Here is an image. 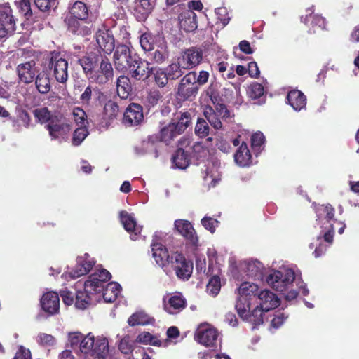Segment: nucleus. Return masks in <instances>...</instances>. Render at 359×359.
Returning <instances> with one entry per match:
<instances>
[{
  "mask_svg": "<svg viewBox=\"0 0 359 359\" xmlns=\"http://www.w3.org/2000/svg\"><path fill=\"white\" fill-rule=\"evenodd\" d=\"M110 278V273L104 269H97L92 273L84 283V290L76 292V307L84 309L88 305L95 304L100 299L101 292L106 302H114L120 294L121 287L118 283L111 282L104 288L106 282Z\"/></svg>",
  "mask_w": 359,
  "mask_h": 359,
  "instance_id": "nucleus-1",
  "label": "nucleus"
},
{
  "mask_svg": "<svg viewBox=\"0 0 359 359\" xmlns=\"http://www.w3.org/2000/svg\"><path fill=\"white\" fill-rule=\"evenodd\" d=\"M266 282L274 290L282 293L287 301L295 299L299 292L304 296L309 294L304 283L295 280L294 269L289 265L269 269Z\"/></svg>",
  "mask_w": 359,
  "mask_h": 359,
  "instance_id": "nucleus-2",
  "label": "nucleus"
},
{
  "mask_svg": "<svg viewBox=\"0 0 359 359\" xmlns=\"http://www.w3.org/2000/svg\"><path fill=\"white\" fill-rule=\"evenodd\" d=\"M70 347L79 359H105L109 352L108 339L103 336L94 337L91 333L71 332L68 335Z\"/></svg>",
  "mask_w": 359,
  "mask_h": 359,
  "instance_id": "nucleus-3",
  "label": "nucleus"
},
{
  "mask_svg": "<svg viewBox=\"0 0 359 359\" xmlns=\"http://www.w3.org/2000/svg\"><path fill=\"white\" fill-rule=\"evenodd\" d=\"M79 62L90 83L105 85L114 78L112 65L107 57H102L99 61L95 56H85Z\"/></svg>",
  "mask_w": 359,
  "mask_h": 359,
  "instance_id": "nucleus-4",
  "label": "nucleus"
},
{
  "mask_svg": "<svg viewBox=\"0 0 359 359\" xmlns=\"http://www.w3.org/2000/svg\"><path fill=\"white\" fill-rule=\"evenodd\" d=\"M334 216V210L330 205H322L316 208V221L322 228V232L318 236L319 245L316 248L313 252L316 257H319L323 255L333 241L334 229L331 221Z\"/></svg>",
  "mask_w": 359,
  "mask_h": 359,
  "instance_id": "nucleus-5",
  "label": "nucleus"
},
{
  "mask_svg": "<svg viewBox=\"0 0 359 359\" xmlns=\"http://www.w3.org/2000/svg\"><path fill=\"white\" fill-rule=\"evenodd\" d=\"M170 238L169 235L163 232H157L154 236L151 248L153 258L158 266H163L171 259L165 247Z\"/></svg>",
  "mask_w": 359,
  "mask_h": 359,
  "instance_id": "nucleus-6",
  "label": "nucleus"
},
{
  "mask_svg": "<svg viewBox=\"0 0 359 359\" xmlns=\"http://www.w3.org/2000/svg\"><path fill=\"white\" fill-rule=\"evenodd\" d=\"M235 307L239 316L243 320L252 323L254 327L263 323L261 309L257 306L250 311V300L248 299L238 296Z\"/></svg>",
  "mask_w": 359,
  "mask_h": 359,
  "instance_id": "nucleus-7",
  "label": "nucleus"
},
{
  "mask_svg": "<svg viewBox=\"0 0 359 359\" xmlns=\"http://www.w3.org/2000/svg\"><path fill=\"white\" fill-rule=\"evenodd\" d=\"M194 338L206 347H217L220 344L219 332L209 324H201L196 330Z\"/></svg>",
  "mask_w": 359,
  "mask_h": 359,
  "instance_id": "nucleus-8",
  "label": "nucleus"
},
{
  "mask_svg": "<svg viewBox=\"0 0 359 359\" xmlns=\"http://www.w3.org/2000/svg\"><path fill=\"white\" fill-rule=\"evenodd\" d=\"M46 128L48 131L51 140H57L60 143L68 139L69 134L72 130L71 125L57 116L53 117L52 121L46 124Z\"/></svg>",
  "mask_w": 359,
  "mask_h": 359,
  "instance_id": "nucleus-9",
  "label": "nucleus"
},
{
  "mask_svg": "<svg viewBox=\"0 0 359 359\" xmlns=\"http://www.w3.org/2000/svg\"><path fill=\"white\" fill-rule=\"evenodd\" d=\"M95 260L88 253L79 256L75 267L70 271L64 273L62 278L66 280H73L87 274L95 265Z\"/></svg>",
  "mask_w": 359,
  "mask_h": 359,
  "instance_id": "nucleus-10",
  "label": "nucleus"
},
{
  "mask_svg": "<svg viewBox=\"0 0 359 359\" xmlns=\"http://www.w3.org/2000/svg\"><path fill=\"white\" fill-rule=\"evenodd\" d=\"M48 69L53 72L57 82L65 83L68 78V62L60 53H52L49 59Z\"/></svg>",
  "mask_w": 359,
  "mask_h": 359,
  "instance_id": "nucleus-11",
  "label": "nucleus"
},
{
  "mask_svg": "<svg viewBox=\"0 0 359 359\" xmlns=\"http://www.w3.org/2000/svg\"><path fill=\"white\" fill-rule=\"evenodd\" d=\"M15 22L8 4L0 5V39L15 31Z\"/></svg>",
  "mask_w": 359,
  "mask_h": 359,
  "instance_id": "nucleus-12",
  "label": "nucleus"
},
{
  "mask_svg": "<svg viewBox=\"0 0 359 359\" xmlns=\"http://www.w3.org/2000/svg\"><path fill=\"white\" fill-rule=\"evenodd\" d=\"M136 55H132L130 48L126 45H118L114 53V62L115 68L119 72L128 70V66Z\"/></svg>",
  "mask_w": 359,
  "mask_h": 359,
  "instance_id": "nucleus-13",
  "label": "nucleus"
},
{
  "mask_svg": "<svg viewBox=\"0 0 359 359\" xmlns=\"http://www.w3.org/2000/svg\"><path fill=\"white\" fill-rule=\"evenodd\" d=\"M163 309L169 314H177L187 306L186 299L181 293L167 294L163 298Z\"/></svg>",
  "mask_w": 359,
  "mask_h": 359,
  "instance_id": "nucleus-14",
  "label": "nucleus"
},
{
  "mask_svg": "<svg viewBox=\"0 0 359 359\" xmlns=\"http://www.w3.org/2000/svg\"><path fill=\"white\" fill-rule=\"evenodd\" d=\"M170 262L179 278L187 280L191 276L193 265L186 260L183 255L177 252L172 254Z\"/></svg>",
  "mask_w": 359,
  "mask_h": 359,
  "instance_id": "nucleus-15",
  "label": "nucleus"
},
{
  "mask_svg": "<svg viewBox=\"0 0 359 359\" xmlns=\"http://www.w3.org/2000/svg\"><path fill=\"white\" fill-rule=\"evenodd\" d=\"M128 66L131 76L136 80L147 79L153 72L149 62L142 60L136 55Z\"/></svg>",
  "mask_w": 359,
  "mask_h": 359,
  "instance_id": "nucleus-16",
  "label": "nucleus"
},
{
  "mask_svg": "<svg viewBox=\"0 0 359 359\" xmlns=\"http://www.w3.org/2000/svg\"><path fill=\"white\" fill-rule=\"evenodd\" d=\"M143 119L142 106L136 103H131L127 107L124 112L123 123L127 126H134L142 123Z\"/></svg>",
  "mask_w": 359,
  "mask_h": 359,
  "instance_id": "nucleus-17",
  "label": "nucleus"
},
{
  "mask_svg": "<svg viewBox=\"0 0 359 359\" xmlns=\"http://www.w3.org/2000/svg\"><path fill=\"white\" fill-rule=\"evenodd\" d=\"M18 76L20 82L28 84L34 81L38 73L36 62L33 60L17 66Z\"/></svg>",
  "mask_w": 359,
  "mask_h": 359,
  "instance_id": "nucleus-18",
  "label": "nucleus"
},
{
  "mask_svg": "<svg viewBox=\"0 0 359 359\" xmlns=\"http://www.w3.org/2000/svg\"><path fill=\"white\" fill-rule=\"evenodd\" d=\"M229 114L228 110L224 104H219V107H216L215 111L211 107H205L203 114L209 123L216 130L222 128V124L220 117H225Z\"/></svg>",
  "mask_w": 359,
  "mask_h": 359,
  "instance_id": "nucleus-19",
  "label": "nucleus"
},
{
  "mask_svg": "<svg viewBox=\"0 0 359 359\" xmlns=\"http://www.w3.org/2000/svg\"><path fill=\"white\" fill-rule=\"evenodd\" d=\"M203 59V53L198 48L187 49L181 57L178 58L180 65L183 69H192L200 64Z\"/></svg>",
  "mask_w": 359,
  "mask_h": 359,
  "instance_id": "nucleus-20",
  "label": "nucleus"
},
{
  "mask_svg": "<svg viewBox=\"0 0 359 359\" xmlns=\"http://www.w3.org/2000/svg\"><path fill=\"white\" fill-rule=\"evenodd\" d=\"M174 226L175 229L185 238L191 244L196 245L198 238L196 232L191 223L185 219H177L175 221Z\"/></svg>",
  "mask_w": 359,
  "mask_h": 359,
  "instance_id": "nucleus-21",
  "label": "nucleus"
},
{
  "mask_svg": "<svg viewBox=\"0 0 359 359\" xmlns=\"http://www.w3.org/2000/svg\"><path fill=\"white\" fill-rule=\"evenodd\" d=\"M119 216L124 229L130 233V239L136 241L142 231V226L137 224L133 214H129L128 212L123 210L120 212Z\"/></svg>",
  "mask_w": 359,
  "mask_h": 359,
  "instance_id": "nucleus-22",
  "label": "nucleus"
},
{
  "mask_svg": "<svg viewBox=\"0 0 359 359\" xmlns=\"http://www.w3.org/2000/svg\"><path fill=\"white\" fill-rule=\"evenodd\" d=\"M202 170L204 182L208 187H215L220 180L219 165L217 161L208 162Z\"/></svg>",
  "mask_w": 359,
  "mask_h": 359,
  "instance_id": "nucleus-23",
  "label": "nucleus"
},
{
  "mask_svg": "<svg viewBox=\"0 0 359 359\" xmlns=\"http://www.w3.org/2000/svg\"><path fill=\"white\" fill-rule=\"evenodd\" d=\"M147 57L149 60V65H159L166 61L169 57V53L164 39L160 40L158 44L156 45V47L147 53Z\"/></svg>",
  "mask_w": 359,
  "mask_h": 359,
  "instance_id": "nucleus-24",
  "label": "nucleus"
},
{
  "mask_svg": "<svg viewBox=\"0 0 359 359\" xmlns=\"http://www.w3.org/2000/svg\"><path fill=\"white\" fill-rule=\"evenodd\" d=\"M43 310L49 315H54L59 311L60 299L58 294L55 292L45 293L41 299Z\"/></svg>",
  "mask_w": 359,
  "mask_h": 359,
  "instance_id": "nucleus-25",
  "label": "nucleus"
},
{
  "mask_svg": "<svg viewBox=\"0 0 359 359\" xmlns=\"http://www.w3.org/2000/svg\"><path fill=\"white\" fill-rule=\"evenodd\" d=\"M257 297L260 301V305L258 306L262 311V316L264 311H269L279 305L278 297L269 290H263L259 292Z\"/></svg>",
  "mask_w": 359,
  "mask_h": 359,
  "instance_id": "nucleus-26",
  "label": "nucleus"
},
{
  "mask_svg": "<svg viewBox=\"0 0 359 359\" xmlns=\"http://www.w3.org/2000/svg\"><path fill=\"white\" fill-rule=\"evenodd\" d=\"M96 41L100 48L107 54L114 49V39L109 30L99 29L96 33Z\"/></svg>",
  "mask_w": 359,
  "mask_h": 359,
  "instance_id": "nucleus-27",
  "label": "nucleus"
},
{
  "mask_svg": "<svg viewBox=\"0 0 359 359\" xmlns=\"http://www.w3.org/2000/svg\"><path fill=\"white\" fill-rule=\"evenodd\" d=\"M241 267L245 271L247 276L254 278L255 280H259L262 278L264 265L258 260H248L244 261Z\"/></svg>",
  "mask_w": 359,
  "mask_h": 359,
  "instance_id": "nucleus-28",
  "label": "nucleus"
},
{
  "mask_svg": "<svg viewBox=\"0 0 359 359\" xmlns=\"http://www.w3.org/2000/svg\"><path fill=\"white\" fill-rule=\"evenodd\" d=\"M155 1L151 0H136L134 1V12L140 21L144 20L152 12Z\"/></svg>",
  "mask_w": 359,
  "mask_h": 359,
  "instance_id": "nucleus-29",
  "label": "nucleus"
},
{
  "mask_svg": "<svg viewBox=\"0 0 359 359\" xmlns=\"http://www.w3.org/2000/svg\"><path fill=\"white\" fill-rule=\"evenodd\" d=\"M178 20L180 27L187 32L195 30L198 27L196 14L191 10L182 11L178 16Z\"/></svg>",
  "mask_w": 359,
  "mask_h": 359,
  "instance_id": "nucleus-30",
  "label": "nucleus"
},
{
  "mask_svg": "<svg viewBox=\"0 0 359 359\" xmlns=\"http://www.w3.org/2000/svg\"><path fill=\"white\" fill-rule=\"evenodd\" d=\"M287 100L288 104L296 111H300L306 108V97L304 94L299 90H292L287 93Z\"/></svg>",
  "mask_w": 359,
  "mask_h": 359,
  "instance_id": "nucleus-31",
  "label": "nucleus"
},
{
  "mask_svg": "<svg viewBox=\"0 0 359 359\" xmlns=\"http://www.w3.org/2000/svg\"><path fill=\"white\" fill-rule=\"evenodd\" d=\"M302 22L304 24L311 22V25L313 28L320 29H325L326 28V20L325 19L318 14H314V7H310L306 9V14L305 17H302Z\"/></svg>",
  "mask_w": 359,
  "mask_h": 359,
  "instance_id": "nucleus-32",
  "label": "nucleus"
},
{
  "mask_svg": "<svg viewBox=\"0 0 359 359\" xmlns=\"http://www.w3.org/2000/svg\"><path fill=\"white\" fill-rule=\"evenodd\" d=\"M234 161L240 167H248L252 164V156L249 149L244 142H242L240 147L234 154Z\"/></svg>",
  "mask_w": 359,
  "mask_h": 359,
  "instance_id": "nucleus-33",
  "label": "nucleus"
},
{
  "mask_svg": "<svg viewBox=\"0 0 359 359\" xmlns=\"http://www.w3.org/2000/svg\"><path fill=\"white\" fill-rule=\"evenodd\" d=\"M34 80L36 88L39 93L47 94L50 90V79L45 70L38 73Z\"/></svg>",
  "mask_w": 359,
  "mask_h": 359,
  "instance_id": "nucleus-34",
  "label": "nucleus"
},
{
  "mask_svg": "<svg viewBox=\"0 0 359 359\" xmlns=\"http://www.w3.org/2000/svg\"><path fill=\"white\" fill-rule=\"evenodd\" d=\"M259 287L257 284L249 282L243 283L238 289V296L251 300L258 295Z\"/></svg>",
  "mask_w": 359,
  "mask_h": 359,
  "instance_id": "nucleus-35",
  "label": "nucleus"
},
{
  "mask_svg": "<svg viewBox=\"0 0 359 359\" xmlns=\"http://www.w3.org/2000/svg\"><path fill=\"white\" fill-rule=\"evenodd\" d=\"M116 90L121 98L126 99L132 91L130 79L126 76H120L116 81Z\"/></svg>",
  "mask_w": 359,
  "mask_h": 359,
  "instance_id": "nucleus-36",
  "label": "nucleus"
},
{
  "mask_svg": "<svg viewBox=\"0 0 359 359\" xmlns=\"http://www.w3.org/2000/svg\"><path fill=\"white\" fill-rule=\"evenodd\" d=\"M181 133L176 129L175 123H170L161 128L160 131V140L169 144L177 135Z\"/></svg>",
  "mask_w": 359,
  "mask_h": 359,
  "instance_id": "nucleus-37",
  "label": "nucleus"
},
{
  "mask_svg": "<svg viewBox=\"0 0 359 359\" xmlns=\"http://www.w3.org/2000/svg\"><path fill=\"white\" fill-rule=\"evenodd\" d=\"M160 40H163V39L160 36H154L149 33H144L140 38V44L144 52L148 53L156 47V45L158 44Z\"/></svg>",
  "mask_w": 359,
  "mask_h": 359,
  "instance_id": "nucleus-38",
  "label": "nucleus"
},
{
  "mask_svg": "<svg viewBox=\"0 0 359 359\" xmlns=\"http://www.w3.org/2000/svg\"><path fill=\"white\" fill-rule=\"evenodd\" d=\"M69 13L72 17L77 20H83L88 16V9L86 5L82 2L77 1L69 8Z\"/></svg>",
  "mask_w": 359,
  "mask_h": 359,
  "instance_id": "nucleus-39",
  "label": "nucleus"
},
{
  "mask_svg": "<svg viewBox=\"0 0 359 359\" xmlns=\"http://www.w3.org/2000/svg\"><path fill=\"white\" fill-rule=\"evenodd\" d=\"M172 166L179 169H185L189 163L188 156L182 149H178L172 158Z\"/></svg>",
  "mask_w": 359,
  "mask_h": 359,
  "instance_id": "nucleus-40",
  "label": "nucleus"
},
{
  "mask_svg": "<svg viewBox=\"0 0 359 359\" xmlns=\"http://www.w3.org/2000/svg\"><path fill=\"white\" fill-rule=\"evenodd\" d=\"M33 114L36 120L41 123H49L52 121L53 117H56V115H53L46 107L36 108L33 111Z\"/></svg>",
  "mask_w": 359,
  "mask_h": 359,
  "instance_id": "nucleus-41",
  "label": "nucleus"
},
{
  "mask_svg": "<svg viewBox=\"0 0 359 359\" xmlns=\"http://www.w3.org/2000/svg\"><path fill=\"white\" fill-rule=\"evenodd\" d=\"M137 341L144 344H149L155 346H161V341L156 335H153L148 332H143L138 334Z\"/></svg>",
  "mask_w": 359,
  "mask_h": 359,
  "instance_id": "nucleus-42",
  "label": "nucleus"
},
{
  "mask_svg": "<svg viewBox=\"0 0 359 359\" xmlns=\"http://www.w3.org/2000/svg\"><path fill=\"white\" fill-rule=\"evenodd\" d=\"M152 320L146 313L143 311L137 312L133 314L128 320V323L131 326L138 325H147L149 324Z\"/></svg>",
  "mask_w": 359,
  "mask_h": 359,
  "instance_id": "nucleus-43",
  "label": "nucleus"
},
{
  "mask_svg": "<svg viewBox=\"0 0 359 359\" xmlns=\"http://www.w3.org/2000/svg\"><path fill=\"white\" fill-rule=\"evenodd\" d=\"M177 118L178 121L175 123V126L180 133H182L191 123V113L189 111L180 113Z\"/></svg>",
  "mask_w": 359,
  "mask_h": 359,
  "instance_id": "nucleus-44",
  "label": "nucleus"
},
{
  "mask_svg": "<svg viewBox=\"0 0 359 359\" xmlns=\"http://www.w3.org/2000/svg\"><path fill=\"white\" fill-rule=\"evenodd\" d=\"M156 137L154 136H150L147 138V140H145L142 141L140 149L142 150V153H154V156L157 157V151H156Z\"/></svg>",
  "mask_w": 359,
  "mask_h": 359,
  "instance_id": "nucleus-45",
  "label": "nucleus"
},
{
  "mask_svg": "<svg viewBox=\"0 0 359 359\" xmlns=\"http://www.w3.org/2000/svg\"><path fill=\"white\" fill-rule=\"evenodd\" d=\"M118 110V104L112 100H109L104 107V118L106 120L114 119L116 117Z\"/></svg>",
  "mask_w": 359,
  "mask_h": 359,
  "instance_id": "nucleus-46",
  "label": "nucleus"
},
{
  "mask_svg": "<svg viewBox=\"0 0 359 359\" xmlns=\"http://www.w3.org/2000/svg\"><path fill=\"white\" fill-rule=\"evenodd\" d=\"M163 69L166 72V74L170 80H175L183 74L182 71L183 68L180 65L179 60H177V63H171L167 67Z\"/></svg>",
  "mask_w": 359,
  "mask_h": 359,
  "instance_id": "nucleus-47",
  "label": "nucleus"
},
{
  "mask_svg": "<svg viewBox=\"0 0 359 359\" xmlns=\"http://www.w3.org/2000/svg\"><path fill=\"white\" fill-rule=\"evenodd\" d=\"M89 133L87 126H79L77 128L74 133L72 139V143L74 146L80 145L82 142L87 137Z\"/></svg>",
  "mask_w": 359,
  "mask_h": 359,
  "instance_id": "nucleus-48",
  "label": "nucleus"
},
{
  "mask_svg": "<svg viewBox=\"0 0 359 359\" xmlns=\"http://www.w3.org/2000/svg\"><path fill=\"white\" fill-rule=\"evenodd\" d=\"M198 88L195 86L180 85L177 88V94L185 100L195 97L198 92Z\"/></svg>",
  "mask_w": 359,
  "mask_h": 359,
  "instance_id": "nucleus-49",
  "label": "nucleus"
},
{
  "mask_svg": "<svg viewBox=\"0 0 359 359\" xmlns=\"http://www.w3.org/2000/svg\"><path fill=\"white\" fill-rule=\"evenodd\" d=\"M221 289V283L220 278L218 276H213L209 280L206 290L207 292L212 295V297H215L218 294Z\"/></svg>",
  "mask_w": 359,
  "mask_h": 359,
  "instance_id": "nucleus-50",
  "label": "nucleus"
},
{
  "mask_svg": "<svg viewBox=\"0 0 359 359\" xmlns=\"http://www.w3.org/2000/svg\"><path fill=\"white\" fill-rule=\"evenodd\" d=\"M72 115L76 125L80 126H87L88 120L86 112L80 107L73 109Z\"/></svg>",
  "mask_w": 359,
  "mask_h": 359,
  "instance_id": "nucleus-51",
  "label": "nucleus"
},
{
  "mask_svg": "<svg viewBox=\"0 0 359 359\" xmlns=\"http://www.w3.org/2000/svg\"><path fill=\"white\" fill-rule=\"evenodd\" d=\"M15 3L19 12L27 19H29L32 16L33 12L29 0H18L15 1Z\"/></svg>",
  "mask_w": 359,
  "mask_h": 359,
  "instance_id": "nucleus-52",
  "label": "nucleus"
},
{
  "mask_svg": "<svg viewBox=\"0 0 359 359\" xmlns=\"http://www.w3.org/2000/svg\"><path fill=\"white\" fill-rule=\"evenodd\" d=\"M36 341L40 346L45 347L53 346L56 344L55 338L46 333H39L36 337Z\"/></svg>",
  "mask_w": 359,
  "mask_h": 359,
  "instance_id": "nucleus-53",
  "label": "nucleus"
},
{
  "mask_svg": "<svg viewBox=\"0 0 359 359\" xmlns=\"http://www.w3.org/2000/svg\"><path fill=\"white\" fill-rule=\"evenodd\" d=\"M154 74L155 83L160 88L165 87L168 84V80H170L168 78L166 72L163 68L156 69Z\"/></svg>",
  "mask_w": 359,
  "mask_h": 359,
  "instance_id": "nucleus-54",
  "label": "nucleus"
},
{
  "mask_svg": "<svg viewBox=\"0 0 359 359\" xmlns=\"http://www.w3.org/2000/svg\"><path fill=\"white\" fill-rule=\"evenodd\" d=\"M210 127L207 121L203 118H198L195 126V133L200 137L208 135Z\"/></svg>",
  "mask_w": 359,
  "mask_h": 359,
  "instance_id": "nucleus-55",
  "label": "nucleus"
},
{
  "mask_svg": "<svg viewBox=\"0 0 359 359\" xmlns=\"http://www.w3.org/2000/svg\"><path fill=\"white\" fill-rule=\"evenodd\" d=\"M264 87L259 83H252L248 90V94L249 97L253 100L259 98L264 95Z\"/></svg>",
  "mask_w": 359,
  "mask_h": 359,
  "instance_id": "nucleus-56",
  "label": "nucleus"
},
{
  "mask_svg": "<svg viewBox=\"0 0 359 359\" xmlns=\"http://www.w3.org/2000/svg\"><path fill=\"white\" fill-rule=\"evenodd\" d=\"M202 226L211 233H215L216 228L218 226L219 221L216 219L205 216L201 221Z\"/></svg>",
  "mask_w": 359,
  "mask_h": 359,
  "instance_id": "nucleus-57",
  "label": "nucleus"
},
{
  "mask_svg": "<svg viewBox=\"0 0 359 359\" xmlns=\"http://www.w3.org/2000/svg\"><path fill=\"white\" fill-rule=\"evenodd\" d=\"M215 15H217L218 21L221 23L222 27H224L229 23L230 18L229 17L226 8H217L215 10Z\"/></svg>",
  "mask_w": 359,
  "mask_h": 359,
  "instance_id": "nucleus-58",
  "label": "nucleus"
},
{
  "mask_svg": "<svg viewBox=\"0 0 359 359\" xmlns=\"http://www.w3.org/2000/svg\"><path fill=\"white\" fill-rule=\"evenodd\" d=\"M56 0H34V5L41 11H48L55 7Z\"/></svg>",
  "mask_w": 359,
  "mask_h": 359,
  "instance_id": "nucleus-59",
  "label": "nucleus"
},
{
  "mask_svg": "<svg viewBox=\"0 0 359 359\" xmlns=\"http://www.w3.org/2000/svg\"><path fill=\"white\" fill-rule=\"evenodd\" d=\"M264 135H263L262 133L257 132V133H254L252 135L251 143H252V147L255 149L259 150L260 149L261 146L264 144Z\"/></svg>",
  "mask_w": 359,
  "mask_h": 359,
  "instance_id": "nucleus-60",
  "label": "nucleus"
},
{
  "mask_svg": "<svg viewBox=\"0 0 359 359\" xmlns=\"http://www.w3.org/2000/svg\"><path fill=\"white\" fill-rule=\"evenodd\" d=\"M132 341L128 336H126L120 341L118 348L121 353L128 354L132 351Z\"/></svg>",
  "mask_w": 359,
  "mask_h": 359,
  "instance_id": "nucleus-61",
  "label": "nucleus"
},
{
  "mask_svg": "<svg viewBox=\"0 0 359 359\" xmlns=\"http://www.w3.org/2000/svg\"><path fill=\"white\" fill-rule=\"evenodd\" d=\"M287 318V316L285 315L284 313L277 311L274 316V318L271 320V325L274 328H278L283 324Z\"/></svg>",
  "mask_w": 359,
  "mask_h": 359,
  "instance_id": "nucleus-62",
  "label": "nucleus"
},
{
  "mask_svg": "<svg viewBox=\"0 0 359 359\" xmlns=\"http://www.w3.org/2000/svg\"><path fill=\"white\" fill-rule=\"evenodd\" d=\"M196 73L195 72H191L187 74L181 80L180 85L189 86L191 84L194 86L196 83Z\"/></svg>",
  "mask_w": 359,
  "mask_h": 359,
  "instance_id": "nucleus-63",
  "label": "nucleus"
},
{
  "mask_svg": "<svg viewBox=\"0 0 359 359\" xmlns=\"http://www.w3.org/2000/svg\"><path fill=\"white\" fill-rule=\"evenodd\" d=\"M13 359H32L30 350L22 346H19Z\"/></svg>",
  "mask_w": 359,
  "mask_h": 359,
  "instance_id": "nucleus-64",
  "label": "nucleus"
}]
</instances>
